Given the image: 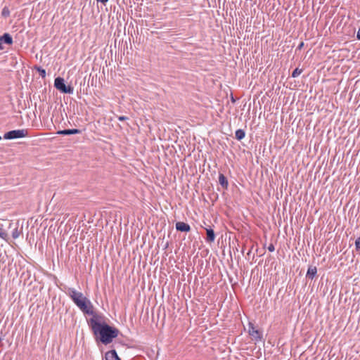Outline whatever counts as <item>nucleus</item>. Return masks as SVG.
I'll use <instances>...</instances> for the list:
<instances>
[{"label": "nucleus", "instance_id": "obj_1", "mask_svg": "<svg viewBox=\"0 0 360 360\" xmlns=\"http://www.w3.org/2000/svg\"><path fill=\"white\" fill-rule=\"evenodd\" d=\"M89 325L91 327L95 335H99L100 341L108 345L112 342V340L117 337L119 330L108 325L105 323H100L94 314L89 321Z\"/></svg>", "mask_w": 360, "mask_h": 360}, {"label": "nucleus", "instance_id": "obj_2", "mask_svg": "<svg viewBox=\"0 0 360 360\" xmlns=\"http://www.w3.org/2000/svg\"><path fill=\"white\" fill-rule=\"evenodd\" d=\"M67 295L83 313L89 315H94L92 303L82 292H78L73 288H69Z\"/></svg>", "mask_w": 360, "mask_h": 360}, {"label": "nucleus", "instance_id": "obj_3", "mask_svg": "<svg viewBox=\"0 0 360 360\" xmlns=\"http://www.w3.org/2000/svg\"><path fill=\"white\" fill-rule=\"evenodd\" d=\"M55 87L60 92L72 94L74 92V88L71 85H66L65 80L62 77H56L54 81Z\"/></svg>", "mask_w": 360, "mask_h": 360}, {"label": "nucleus", "instance_id": "obj_4", "mask_svg": "<svg viewBox=\"0 0 360 360\" xmlns=\"http://www.w3.org/2000/svg\"><path fill=\"white\" fill-rule=\"evenodd\" d=\"M28 135L27 129H15L4 134V138L7 140L26 137Z\"/></svg>", "mask_w": 360, "mask_h": 360}, {"label": "nucleus", "instance_id": "obj_5", "mask_svg": "<svg viewBox=\"0 0 360 360\" xmlns=\"http://www.w3.org/2000/svg\"><path fill=\"white\" fill-rule=\"evenodd\" d=\"M11 45L13 43V37L8 33H4L2 36H0V51L4 49L2 44Z\"/></svg>", "mask_w": 360, "mask_h": 360}, {"label": "nucleus", "instance_id": "obj_6", "mask_svg": "<svg viewBox=\"0 0 360 360\" xmlns=\"http://www.w3.org/2000/svg\"><path fill=\"white\" fill-rule=\"evenodd\" d=\"M249 335L252 337L256 340H260L262 339V335L260 332L256 329L253 324H249Z\"/></svg>", "mask_w": 360, "mask_h": 360}, {"label": "nucleus", "instance_id": "obj_7", "mask_svg": "<svg viewBox=\"0 0 360 360\" xmlns=\"http://www.w3.org/2000/svg\"><path fill=\"white\" fill-rule=\"evenodd\" d=\"M176 229L181 232H188L191 230V226L183 221H178L176 223Z\"/></svg>", "mask_w": 360, "mask_h": 360}, {"label": "nucleus", "instance_id": "obj_8", "mask_svg": "<svg viewBox=\"0 0 360 360\" xmlns=\"http://www.w3.org/2000/svg\"><path fill=\"white\" fill-rule=\"evenodd\" d=\"M82 131L77 129H63L57 131V134L59 135H72V134H81Z\"/></svg>", "mask_w": 360, "mask_h": 360}, {"label": "nucleus", "instance_id": "obj_9", "mask_svg": "<svg viewBox=\"0 0 360 360\" xmlns=\"http://www.w3.org/2000/svg\"><path fill=\"white\" fill-rule=\"evenodd\" d=\"M105 360H121L115 349L110 350L105 354Z\"/></svg>", "mask_w": 360, "mask_h": 360}, {"label": "nucleus", "instance_id": "obj_10", "mask_svg": "<svg viewBox=\"0 0 360 360\" xmlns=\"http://www.w3.org/2000/svg\"><path fill=\"white\" fill-rule=\"evenodd\" d=\"M206 233H207V238L206 241L208 243H212L215 239V234L214 231L212 229H206Z\"/></svg>", "mask_w": 360, "mask_h": 360}, {"label": "nucleus", "instance_id": "obj_11", "mask_svg": "<svg viewBox=\"0 0 360 360\" xmlns=\"http://www.w3.org/2000/svg\"><path fill=\"white\" fill-rule=\"evenodd\" d=\"M316 273L317 269L316 266H309L307 270L306 276L312 280L316 275Z\"/></svg>", "mask_w": 360, "mask_h": 360}, {"label": "nucleus", "instance_id": "obj_12", "mask_svg": "<svg viewBox=\"0 0 360 360\" xmlns=\"http://www.w3.org/2000/svg\"><path fill=\"white\" fill-rule=\"evenodd\" d=\"M219 182L223 188H226L228 187V185H229L228 180L223 174H219Z\"/></svg>", "mask_w": 360, "mask_h": 360}, {"label": "nucleus", "instance_id": "obj_13", "mask_svg": "<svg viewBox=\"0 0 360 360\" xmlns=\"http://www.w3.org/2000/svg\"><path fill=\"white\" fill-rule=\"evenodd\" d=\"M235 136L236 139L240 141L245 138V132L243 129H239L236 131Z\"/></svg>", "mask_w": 360, "mask_h": 360}, {"label": "nucleus", "instance_id": "obj_14", "mask_svg": "<svg viewBox=\"0 0 360 360\" xmlns=\"http://www.w3.org/2000/svg\"><path fill=\"white\" fill-rule=\"evenodd\" d=\"M302 72V70L297 68L292 72V77L295 78V77H298Z\"/></svg>", "mask_w": 360, "mask_h": 360}, {"label": "nucleus", "instance_id": "obj_15", "mask_svg": "<svg viewBox=\"0 0 360 360\" xmlns=\"http://www.w3.org/2000/svg\"><path fill=\"white\" fill-rule=\"evenodd\" d=\"M0 238L4 240H7L8 234L0 226Z\"/></svg>", "mask_w": 360, "mask_h": 360}, {"label": "nucleus", "instance_id": "obj_16", "mask_svg": "<svg viewBox=\"0 0 360 360\" xmlns=\"http://www.w3.org/2000/svg\"><path fill=\"white\" fill-rule=\"evenodd\" d=\"M20 231L18 230V228L14 229L12 231V237L14 239L18 238L20 236Z\"/></svg>", "mask_w": 360, "mask_h": 360}, {"label": "nucleus", "instance_id": "obj_17", "mask_svg": "<svg viewBox=\"0 0 360 360\" xmlns=\"http://www.w3.org/2000/svg\"><path fill=\"white\" fill-rule=\"evenodd\" d=\"M1 15L4 17H8L10 15V11L8 7L5 6L1 11Z\"/></svg>", "mask_w": 360, "mask_h": 360}, {"label": "nucleus", "instance_id": "obj_18", "mask_svg": "<svg viewBox=\"0 0 360 360\" xmlns=\"http://www.w3.org/2000/svg\"><path fill=\"white\" fill-rule=\"evenodd\" d=\"M37 70L42 78H44L46 77V70L44 69H43L41 67H38L37 68Z\"/></svg>", "mask_w": 360, "mask_h": 360}, {"label": "nucleus", "instance_id": "obj_19", "mask_svg": "<svg viewBox=\"0 0 360 360\" xmlns=\"http://www.w3.org/2000/svg\"><path fill=\"white\" fill-rule=\"evenodd\" d=\"M355 248L357 251H360V237L355 240Z\"/></svg>", "mask_w": 360, "mask_h": 360}, {"label": "nucleus", "instance_id": "obj_20", "mask_svg": "<svg viewBox=\"0 0 360 360\" xmlns=\"http://www.w3.org/2000/svg\"><path fill=\"white\" fill-rule=\"evenodd\" d=\"M268 250L269 252H274L275 250V247L274 245V244L271 243L269 246H268Z\"/></svg>", "mask_w": 360, "mask_h": 360}, {"label": "nucleus", "instance_id": "obj_21", "mask_svg": "<svg viewBox=\"0 0 360 360\" xmlns=\"http://www.w3.org/2000/svg\"><path fill=\"white\" fill-rule=\"evenodd\" d=\"M304 46V42L302 41L301 43H300V44L297 46L296 50H301Z\"/></svg>", "mask_w": 360, "mask_h": 360}, {"label": "nucleus", "instance_id": "obj_22", "mask_svg": "<svg viewBox=\"0 0 360 360\" xmlns=\"http://www.w3.org/2000/svg\"><path fill=\"white\" fill-rule=\"evenodd\" d=\"M96 1L98 2H101V3L103 4H105L108 1V0H96Z\"/></svg>", "mask_w": 360, "mask_h": 360}, {"label": "nucleus", "instance_id": "obj_23", "mask_svg": "<svg viewBox=\"0 0 360 360\" xmlns=\"http://www.w3.org/2000/svg\"><path fill=\"white\" fill-rule=\"evenodd\" d=\"M118 120H120V121H123V120H127V117H124V116H120V117H118Z\"/></svg>", "mask_w": 360, "mask_h": 360}, {"label": "nucleus", "instance_id": "obj_24", "mask_svg": "<svg viewBox=\"0 0 360 360\" xmlns=\"http://www.w3.org/2000/svg\"><path fill=\"white\" fill-rule=\"evenodd\" d=\"M356 37L358 39L360 40V29L359 30V31L357 32V34H356Z\"/></svg>", "mask_w": 360, "mask_h": 360}]
</instances>
